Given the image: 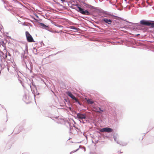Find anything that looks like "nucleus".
<instances>
[{
    "instance_id": "nucleus-1",
    "label": "nucleus",
    "mask_w": 154,
    "mask_h": 154,
    "mask_svg": "<svg viewBox=\"0 0 154 154\" xmlns=\"http://www.w3.org/2000/svg\"><path fill=\"white\" fill-rule=\"evenodd\" d=\"M76 5L77 7V8L78 9V10H76L78 12L84 15H90V12L87 10L84 11V9L79 7V5L78 4Z\"/></svg>"
},
{
    "instance_id": "nucleus-2",
    "label": "nucleus",
    "mask_w": 154,
    "mask_h": 154,
    "mask_svg": "<svg viewBox=\"0 0 154 154\" xmlns=\"http://www.w3.org/2000/svg\"><path fill=\"white\" fill-rule=\"evenodd\" d=\"M26 35L27 41L29 42H34L33 38L28 32L26 31Z\"/></svg>"
},
{
    "instance_id": "nucleus-3",
    "label": "nucleus",
    "mask_w": 154,
    "mask_h": 154,
    "mask_svg": "<svg viewBox=\"0 0 154 154\" xmlns=\"http://www.w3.org/2000/svg\"><path fill=\"white\" fill-rule=\"evenodd\" d=\"M113 129L111 128L106 127L102 128H100L99 129V131L101 132H106L110 133L113 131Z\"/></svg>"
},
{
    "instance_id": "nucleus-4",
    "label": "nucleus",
    "mask_w": 154,
    "mask_h": 154,
    "mask_svg": "<svg viewBox=\"0 0 154 154\" xmlns=\"http://www.w3.org/2000/svg\"><path fill=\"white\" fill-rule=\"evenodd\" d=\"M77 117L79 119L83 120L86 119V115L85 114H82L80 113H78L77 114Z\"/></svg>"
},
{
    "instance_id": "nucleus-5",
    "label": "nucleus",
    "mask_w": 154,
    "mask_h": 154,
    "mask_svg": "<svg viewBox=\"0 0 154 154\" xmlns=\"http://www.w3.org/2000/svg\"><path fill=\"white\" fill-rule=\"evenodd\" d=\"M66 93L72 99L75 100V101L78 102L77 99L75 96H74L69 91H67L66 92Z\"/></svg>"
},
{
    "instance_id": "nucleus-6",
    "label": "nucleus",
    "mask_w": 154,
    "mask_h": 154,
    "mask_svg": "<svg viewBox=\"0 0 154 154\" xmlns=\"http://www.w3.org/2000/svg\"><path fill=\"white\" fill-rule=\"evenodd\" d=\"M140 23L142 25H145L148 26H149V24H150V22L148 21H146L145 20H143L140 21Z\"/></svg>"
},
{
    "instance_id": "nucleus-7",
    "label": "nucleus",
    "mask_w": 154,
    "mask_h": 154,
    "mask_svg": "<svg viewBox=\"0 0 154 154\" xmlns=\"http://www.w3.org/2000/svg\"><path fill=\"white\" fill-rule=\"evenodd\" d=\"M93 110L97 112L101 113L104 112L103 110H102L100 108L98 107H94Z\"/></svg>"
},
{
    "instance_id": "nucleus-8",
    "label": "nucleus",
    "mask_w": 154,
    "mask_h": 154,
    "mask_svg": "<svg viewBox=\"0 0 154 154\" xmlns=\"http://www.w3.org/2000/svg\"><path fill=\"white\" fill-rule=\"evenodd\" d=\"M103 21L106 23L109 24H111L112 23V20L110 19H108L106 18H104L103 19Z\"/></svg>"
},
{
    "instance_id": "nucleus-9",
    "label": "nucleus",
    "mask_w": 154,
    "mask_h": 154,
    "mask_svg": "<svg viewBox=\"0 0 154 154\" xmlns=\"http://www.w3.org/2000/svg\"><path fill=\"white\" fill-rule=\"evenodd\" d=\"M40 25L42 28L45 29H47L48 28V26H46L44 24L42 23H40Z\"/></svg>"
},
{
    "instance_id": "nucleus-10",
    "label": "nucleus",
    "mask_w": 154,
    "mask_h": 154,
    "mask_svg": "<svg viewBox=\"0 0 154 154\" xmlns=\"http://www.w3.org/2000/svg\"><path fill=\"white\" fill-rule=\"evenodd\" d=\"M87 102L90 104H92L94 103V102L90 99L87 100Z\"/></svg>"
},
{
    "instance_id": "nucleus-11",
    "label": "nucleus",
    "mask_w": 154,
    "mask_h": 154,
    "mask_svg": "<svg viewBox=\"0 0 154 154\" xmlns=\"http://www.w3.org/2000/svg\"><path fill=\"white\" fill-rule=\"evenodd\" d=\"M149 26H150L151 28H154V23H151L150 22V24Z\"/></svg>"
},
{
    "instance_id": "nucleus-12",
    "label": "nucleus",
    "mask_w": 154,
    "mask_h": 154,
    "mask_svg": "<svg viewBox=\"0 0 154 154\" xmlns=\"http://www.w3.org/2000/svg\"><path fill=\"white\" fill-rule=\"evenodd\" d=\"M71 29H76L75 28V27H74V26H72Z\"/></svg>"
},
{
    "instance_id": "nucleus-13",
    "label": "nucleus",
    "mask_w": 154,
    "mask_h": 154,
    "mask_svg": "<svg viewBox=\"0 0 154 154\" xmlns=\"http://www.w3.org/2000/svg\"><path fill=\"white\" fill-rule=\"evenodd\" d=\"M84 4H85L84 5H85V6H86V5H87V4H85V3H84Z\"/></svg>"
},
{
    "instance_id": "nucleus-14",
    "label": "nucleus",
    "mask_w": 154,
    "mask_h": 154,
    "mask_svg": "<svg viewBox=\"0 0 154 154\" xmlns=\"http://www.w3.org/2000/svg\"><path fill=\"white\" fill-rule=\"evenodd\" d=\"M62 2H64L65 1V0H61Z\"/></svg>"
},
{
    "instance_id": "nucleus-15",
    "label": "nucleus",
    "mask_w": 154,
    "mask_h": 154,
    "mask_svg": "<svg viewBox=\"0 0 154 154\" xmlns=\"http://www.w3.org/2000/svg\"><path fill=\"white\" fill-rule=\"evenodd\" d=\"M59 26V27H60L62 26Z\"/></svg>"
},
{
    "instance_id": "nucleus-16",
    "label": "nucleus",
    "mask_w": 154,
    "mask_h": 154,
    "mask_svg": "<svg viewBox=\"0 0 154 154\" xmlns=\"http://www.w3.org/2000/svg\"><path fill=\"white\" fill-rule=\"evenodd\" d=\"M6 57H7V55H6Z\"/></svg>"
},
{
    "instance_id": "nucleus-17",
    "label": "nucleus",
    "mask_w": 154,
    "mask_h": 154,
    "mask_svg": "<svg viewBox=\"0 0 154 154\" xmlns=\"http://www.w3.org/2000/svg\"><path fill=\"white\" fill-rule=\"evenodd\" d=\"M114 139L115 140V138L114 137Z\"/></svg>"
}]
</instances>
